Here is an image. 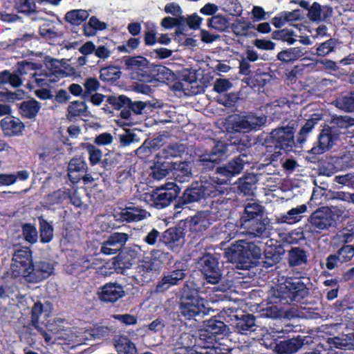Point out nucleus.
Here are the masks:
<instances>
[{"label":"nucleus","instance_id":"obj_32","mask_svg":"<svg viewBox=\"0 0 354 354\" xmlns=\"http://www.w3.org/2000/svg\"><path fill=\"white\" fill-rule=\"evenodd\" d=\"M306 53L304 48L301 47H293L289 48L280 51L277 54V59L284 62L290 63L299 59L303 57Z\"/></svg>","mask_w":354,"mask_h":354},{"label":"nucleus","instance_id":"obj_29","mask_svg":"<svg viewBox=\"0 0 354 354\" xmlns=\"http://www.w3.org/2000/svg\"><path fill=\"white\" fill-rule=\"evenodd\" d=\"M332 15V10L328 6H322L319 3L315 2L309 8L308 17L314 22L324 21Z\"/></svg>","mask_w":354,"mask_h":354},{"label":"nucleus","instance_id":"obj_51","mask_svg":"<svg viewBox=\"0 0 354 354\" xmlns=\"http://www.w3.org/2000/svg\"><path fill=\"white\" fill-rule=\"evenodd\" d=\"M216 181L214 179L209 178V180L202 181V185L200 186L203 192H204V197L206 196H216L220 191L217 185H215Z\"/></svg>","mask_w":354,"mask_h":354},{"label":"nucleus","instance_id":"obj_62","mask_svg":"<svg viewBox=\"0 0 354 354\" xmlns=\"http://www.w3.org/2000/svg\"><path fill=\"white\" fill-rule=\"evenodd\" d=\"M322 119L321 114L315 113L311 115V118L308 120L306 124L301 127L300 131L306 134H308L314 128L315 125Z\"/></svg>","mask_w":354,"mask_h":354},{"label":"nucleus","instance_id":"obj_8","mask_svg":"<svg viewBox=\"0 0 354 354\" xmlns=\"http://www.w3.org/2000/svg\"><path fill=\"white\" fill-rule=\"evenodd\" d=\"M283 297L299 301L308 295L306 284L299 278H288L279 286Z\"/></svg>","mask_w":354,"mask_h":354},{"label":"nucleus","instance_id":"obj_54","mask_svg":"<svg viewBox=\"0 0 354 354\" xmlns=\"http://www.w3.org/2000/svg\"><path fill=\"white\" fill-rule=\"evenodd\" d=\"M85 147L88 154L90 164L93 166L100 163L102 158V151L91 144H86Z\"/></svg>","mask_w":354,"mask_h":354},{"label":"nucleus","instance_id":"obj_5","mask_svg":"<svg viewBox=\"0 0 354 354\" xmlns=\"http://www.w3.org/2000/svg\"><path fill=\"white\" fill-rule=\"evenodd\" d=\"M334 215L330 209L322 207L311 214L308 219L306 229L311 232L319 233L329 228L334 223Z\"/></svg>","mask_w":354,"mask_h":354},{"label":"nucleus","instance_id":"obj_17","mask_svg":"<svg viewBox=\"0 0 354 354\" xmlns=\"http://www.w3.org/2000/svg\"><path fill=\"white\" fill-rule=\"evenodd\" d=\"M232 32L238 37H252L256 35L255 25L244 19H237L230 26Z\"/></svg>","mask_w":354,"mask_h":354},{"label":"nucleus","instance_id":"obj_6","mask_svg":"<svg viewBox=\"0 0 354 354\" xmlns=\"http://www.w3.org/2000/svg\"><path fill=\"white\" fill-rule=\"evenodd\" d=\"M32 253L27 248L17 250L13 254L10 266L11 274L13 277H18L27 274L31 268Z\"/></svg>","mask_w":354,"mask_h":354},{"label":"nucleus","instance_id":"obj_52","mask_svg":"<svg viewBox=\"0 0 354 354\" xmlns=\"http://www.w3.org/2000/svg\"><path fill=\"white\" fill-rule=\"evenodd\" d=\"M209 26L218 31H225L229 26L228 20L223 16L218 15L209 19Z\"/></svg>","mask_w":354,"mask_h":354},{"label":"nucleus","instance_id":"obj_1","mask_svg":"<svg viewBox=\"0 0 354 354\" xmlns=\"http://www.w3.org/2000/svg\"><path fill=\"white\" fill-rule=\"evenodd\" d=\"M261 250L252 242L239 240L225 251L227 261L236 263L239 268L248 270L261 258Z\"/></svg>","mask_w":354,"mask_h":354},{"label":"nucleus","instance_id":"obj_30","mask_svg":"<svg viewBox=\"0 0 354 354\" xmlns=\"http://www.w3.org/2000/svg\"><path fill=\"white\" fill-rule=\"evenodd\" d=\"M114 346L118 354H138L135 344L127 336H115Z\"/></svg>","mask_w":354,"mask_h":354},{"label":"nucleus","instance_id":"obj_56","mask_svg":"<svg viewBox=\"0 0 354 354\" xmlns=\"http://www.w3.org/2000/svg\"><path fill=\"white\" fill-rule=\"evenodd\" d=\"M337 41L335 39H330L322 43L317 48L316 54L318 56H326L333 52L336 48Z\"/></svg>","mask_w":354,"mask_h":354},{"label":"nucleus","instance_id":"obj_25","mask_svg":"<svg viewBox=\"0 0 354 354\" xmlns=\"http://www.w3.org/2000/svg\"><path fill=\"white\" fill-rule=\"evenodd\" d=\"M241 226L246 230V233L254 237L262 236L266 230V226L261 218L255 219L241 220Z\"/></svg>","mask_w":354,"mask_h":354},{"label":"nucleus","instance_id":"obj_14","mask_svg":"<svg viewBox=\"0 0 354 354\" xmlns=\"http://www.w3.org/2000/svg\"><path fill=\"white\" fill-rule=\"evenodd\" d=\"M35 69V64L22 62L18 64V67L14 73L5 71V84H10L13 87H19L22 85L21 76L28 75L29 72Z\"/></svg>","mask_w":354,"mask_h":354},{"label":"nucleus","instance_id":"obj_15","mask_svg":"<svg viewBox=\"0 0 354 354\" xmlns=\"http://www.w3.org/2000/svg\"><path fill=\"white\" fill-rule=\"evenodd\" d=\"M28 75H29L31 78L30 82L28 84L30 89L35 88L33 84H35L37 86L42 87L57 82L56 76L54 73L38 69L36 64L35 69L29 72Z\"/></svg>","mask_w":354,"mask_h":354},{"label":"nucleus","instance_id":"obj_60","mask_svg":"<svg viewBox=\"0 0 354 354\" xmlns=\"http://www.w3.org/2000/svg\"><path fill=\"white\" fill-rule=\"evenodd\" d=\"M334 182L342 186L354 187V172L336 176Z\"/></svg>","mask_w":354,"mask_h":354},{"label":"nucleus","instance_id":"obj_48","mask_svg":"<svg viewBox=\"0 0 354 354\" xmlns=\"http://www.w3.org/2000/svg\"><path fill=\"white\" fill-rule=\"evenodd\" d=\"M335 157H330L322 162L320 166V172L323 175L330 176L340 169L337 163L335 162Z\"/></svg>","mask_w":354,"mask_h":354},{"label":"nucleus","instance_id":"obj_45","mask_svg":"<svg viewBox=\"0 0 354 354\" xmlns=\"http://www.w3.org/2000/svg\"><path fill=\"white\" fill-rule=\"evenodd\" d=\"M100 78L104 81H115L120 77L121 71L120 68L114 66H109L101 68Z\"/></svg>","mask_w":354,"mask_h":354},{"label":"nucleus","instance_id":"obj_40","mask_svg":"<svg viewBox=\"0 0 354 354\" xmlns=\"http://www.w3.org/2000/svg\"><path fill=\"white\" fill-rule=\"evenodd\" d=\"M88 106L84 102L74 101L68 106L67 118L70 120L75 117L84 115H86Z\"/></svg>","mask_w":354,"mask_h":354},{"label":"nucleus","instance_id":"obj_41","mask_svg":"<svg viewBox=\"0 0 354 354\" xmlns=\"http://www.w3.org/2000/svg\"><path fill=\"white\" fill-rule=\"evenodd\" d=\"M333 104L339 109L346 111H354V93L346 95L339 96L333 102Z\"/></svg>","mask_w":354,"mask_h":354},{"label":"nucleus","instance_id":"obj_22","mask_svg":"<svg viewBox=\"0 0 354 354\" xmlns=\"http://www.w3.org/2000/svg\"><path fill=\"white\" fill-rule=\"evenodd\" d=\"M186 274L183 270H176L165 275L161 281L156 286L157 292H164L168 290L171 286L177 285L178 282L183 280Z\"/></svg>","mask_w":354,"mask_h":354},{"label":"nucleus","instance_id":"obj_27","mask_svg":"<svg viewBox=\"0 0 354 354\" xmlns=\"http://www.w3.org/2000/svg\"><path fill=\"white\" fill-rule=\"evenodd\" d=\"M125 64L129 70L137 73L140 77H145L148 72L149 62L142 56L130 57L125 60Z\"/></svg>","mask_w":354,"mask_h":354},{"label":"nucleus","instance_id":"obj_3","mask_svg":"<svg viewBox=\"0 0 354 354\" xmlns=\"http://www.w3.org/2000/svg\"><path fill=\"white\" fill-rule=\"evenodd\" d=\"M267 122V116L258 115L254 113L234 114L227 119L228 129L239 133H249L257 131Z\"/></svg>","mask_w":354,"mask_h":354},{"label":"nucleus","instance_id":"obj_61","mask_svg":"<svg viewBox=\"0 0 354 354\" xmlns=\"http://www.w3.org/2000/svg\"><path fill=\"white\" fill-rule=\"evenodd\" d=\"M121 248L113 243V241L109 238L107 241L102 243L101 247V252L106 255H112L117 253Z\"/></svg>","mask_w":354,"mask_h":354},{"label":"nucleus","instance_id":"obj_4","mask_svg":"<svg viewBox=\"0 0 354 354\" xmlns=\"http://www.w3.org/2000/svg\"><path fill=\"white\" fill-rule=\"evenodd\" d=\"M180 189L174 183L170 182L157 187L151 194L146 195V199L151 205L162 209L168 206L179 194Z\"/></svg>","mask_w":354,"mask_h":354},{"label":"nucleus","instance_id":"obj_50","mask_svg":"<svg viewBox=\"0 0 354 354\" xmlns=\"http://www.w3.org/2000/svg\"><path fill=\"white\" fill-rule=\"evenodd\" d=\"M202 198H204V192L200 186L186 189L183 195V198L187 203L196 202Z\"/></svg>","mask_w":354,"mask_h":354},{"label":"nucleus","instance_id":"obj_42","mask_svg":"<svg viewBox=\"0 0 354 354\" xmlns=\"http://www.w3.org/2000/svg\"><path fill=\"white\" fill-rule=\"evenodd\" d=\"M88 16V12L85 10H73L66 13L65 19L71 24L79 25L86 20Z\"/></svg>","mask_w":354,"mask_h":354},{"label":"nucleus","instance_id":"obj_55","mask_svg":"<svg viewBox=\"0 0 354 354\" xmlns=\"http://www.w3.org/2000/svg\"><path fill=\"white\" fill-rule=\"evenodd\" d=\"M181 154V149L177 145H170L166 146L160 153V158H165L166 160H169L171 158H176L180 156Z\"/></svg>","mask_w":354,"mask_h":354},{"label":"nucleus","instance_id":"obj_35","mask_svg":"<svg viewBox=\"0 0 354 354\" xmlns=\"http://www.w3.org/2000/svg\"><path fill=\"white\" fill-rule=\"evenodd\" d=\"M40 109V103L34 99L24 101L19 105L21 114L29 119L35 118Z\"/></svg>","mask_w":354,"mask_h":354},{"label":"nucleus","instance_id":"obj_47","mask_svg":"<svg viewBox=\"0 0 354 354\" xmlns=\"http://www.w3.org/2000/svg\"><path fill=\"white\" fill-rule=\"evenodd\" d=\"M296 36L293 30L286 28L275 31L273 33V38L274 39L287 42L289 45H292L296 41Z\"/></svg>","mask_w":354,"mask_h":354},{"label":"nucleus","instance_id":"obj_49","mask_svg":"<svg viewBox=\"0 0 354 354\" xmlns=\"http://www.w3.org/2000/svg\"><path fill=\"white\" fill-rule=\"evenodd\" d=\"M40 237L42 243L50 242L53 237V229L52 226L44 219L39 218Z\"/></svg>","mask_w":354,"mask_h":354},{"label":"nucleus","instance_id":"obj_46","mask_svg":"<svg viewBox=\"0 0 354 354\" xmlns=\"http://www.w3.org/2000/svg\"><path fill=\"white\" fill-rule=\"evenodd\" d=\"M205 328L207 330V333L216 337V335L225 333L226 325L223 322L211 319L205 322Z\"/></svg>","mask_w":354,"mask_h":354},{"label":"nucleus","instance_id":"obj_59","mask_svg":"<svg viewBox=\"0 0 354 354\" xmlns=\"http://www.w3.org/2000/svg\"><path fill=\"white\" fill-rule=\"evenodd\" d=\"M32 312V317H31V322L32 325L37 328L39 331L41 332L44 340L46 342H50L52 340V337L50 334L46 333L45 330L40 328L38 326L39 324V316L41 315L44 311H31Z\"/></svg>","mask_w":354,"mask_h":354},{"label":"nucleus","instance_id":"obj_26","mask_svg":"<svg viewBox=\"0 0 354 354\" xmlns=\"http://www.w3.org/2000/svg\"><path fill=\"white\" fill-rule=\"evenodd\" d=\"M161 241L173 251L177 250L183 244L181 232L176 228H169L164 232Z\"/></svg>","mask_w":354,"mask_h":354},{"label":"nucleus","instance_id":"obj_13","mask_svg":"<svg viewBox=\"0 0 354 354\" xmlns=\"http://www.w3.org/2000/svg\"><path fill=\"white\" fill-rule=\"evenodd\" d=\"M307 336L298 335L277 343L274 347V351L277 354H294L302 348L304 345L309 344L311 340Z\"/></svg>","mask_w":354,"mask_h":354},{"label":"nucleus","instance_id":"obj_10","mask_svg":"<svg viewBox=\"0 0 354 354\" xmlns=\"http://www.w3.org/2000/svg\"><path fill=\"white\" fill-rule=\"evenodd\" d=\"M53 265L47 261H39L32 264L29 272L24 275L26 281L36 283L49 277L53 272Z\"/></svg>","mask_w":354,"mask_h":354},{"label":"nucleus","instance_id":"obj_20","mask_svg":"<svg viewBox=\"0 0 354 354\" xmlns=\"http://www.w3.org/2000/svg\"><path fill=\"white\" fill-rule=\"evenodd\" d=\"M206 302L196 293L189 294L184 292L180 299V307L183 310H211L212 308L205 306Z\"/></svg>","mask_w":354,"mask_h":354},{"label":"nucleus","instance_id":"obj_7","mask_svg":"<svg viewBox=\"0 0 354 354\" xmlns=\"http://www.w3.org/2000/svg\"><path fill=\"white\" fill-rule=\"evenodd\" d=\"M270 136L277 148L291 151L295 147L294 129L291 126L281 127L273 129Z\"/></svg>","mask_w":354,"mask_h":354},{"label":"nucleus","instance_id":"obj_21","mask_svg":"<svg viewBox=\"0 0 354 354\" xmlns=\"http://www.w3.org/2000/svg\"><path fill=\"white\" fill-rule=\"evenodd\" d=\"M124 295L123 288L117 283H109L104 285L100 295L102 301L115 302Z\"/></svg>","mask_w":354,"mask_h":354},{"label":"nucleus","instance_id":"obj_19","mask_svg":"<svg viewBox=\"0 0 354 354\" xmlns=\"http://www.w3.org/2000/svg\"><path fill=\"white\" fill-rule=\"evenodd\" d=\"M234 319V327L236 330L247 335L248 333L254 332L258 327L255 323V317L251 314L236 315Z\"/></svg>","mask_w":354,"mask_h":354},{"label":"nucleus","instance_id":"obj_44","mask_svg":"<svg viewBox=\"0 0 354 354\" xmlns=\"http://www.w3.org/2000/svg\"><path fill=\"white\" fill-rule=\"evenodd\" d=\"M192 227L194 230L202 231L209 225L208 214L199 212L191 219Z\"/></svg>","mask_w":354,"mask_h":354},{"label":"nucleus","instance_id":"obj_39","mask_svg":"<svg viewBox=\"0 0 354 354\" xmlns=\"http://www.w3.org/2000/svg\"><path fill=\"white\" fill-rule=\"evenodd\" d=\"M335 162L337 163L340 171L353 167L354 149L344 152L339 156L335 157Z\"/></svg>","mask_w":354,"mask_h":354},{"label":"nucleus","instance_id":"obj_28","mask_svg":"<svg viewBox=\"0 0 354 354\" xmlns=\"http://www.w3.org/2000/svg\"><path fill=\"white\" fill-rule=\"evenodd\" d=\"M307 211V206L304 204L293 207L287 213L277 217L275 221L278 224L288 223L293 224L299 221L302 217L301 214Z\"/></svg>","mask_w":354,"mask_h":354},{"label":"nucleus","instance_id":"obj_38","mask_svg":"<svg viewBox=\"0 0 354 354\" xmlns=\"http://www.w3.org/2000/svg\"><path fill=\"white\" fill-rule=\"evenodd\" d=\"M257 182V178L256 176L249 174L244 178L239 179L238 189L245 195H252Z\"/></svg>","mask_w":354,"mask_h":354},{"label":"nucleus","instance_id":"obj_36","mask_svg":"<svg viewBox=\"0 0 354 354\" xmlns=\"http://www.w3.org/2000/svg\"><path fill=\"white\" fill-rule=\"evenodd\" d=\"M288 263L290 266H299L306 264L308 257L304 250L300 248H292L288 254Z\"/></svg>","mask_w":354,"mask_h":354},{"label":"nucleus","instance_id":"obj_23","mask_svg":"<svg viewBox=\"0 0 354 354\" xmlns=\"http://www.w3.org/2000/svg\"><path fill=\"white\" fill-rule=\"evenodd\" d=\"M88 169L87 164L83 156H75L69 162L68 166V176L73 183H78L81 176L76 173Z\"/></svg>","mask_w":354,"mask_h":354},{"label":"nucleus","instance_id":"obj_16","mask_svg":"<svg viewBox=\"0 0 354 354\" xmlns=\"http://www.w3.org/2000/svg\"><path fill=\"white\" fill-rule=\"evenodd\" d=\"M0 127L5 136L12 137L18 136L22 132L24 124L17 118L7 116L1 120Z\"/></svg>","mask_w":354,"mask_h":354},{"label":"nucleus","instance_id":"obj_2","mask_svg":"<svg viewBox=\"0 0 354 354\" xmlns=\"http://www.w3.org/2000/svg\"><path fill=\"white\" fill-rule=\"evenodd\" d=\"M171 259L168 252L153 250L151 252V257L140 261L136 267L133 278L138 283L149 282L153 277L155 272L159 271L162 266Z\"/></svg>","mask_w":354,"mask_h":354},{"label":"nucleus","instance_id":"obj_63","mask_svg":"<svg viewBox=\"0 0 354 354\" xmlns=\"http://www.w3.org/2000/svg\"><path fill=\"white\" fill-rule=\"evenodd\" d=\"M232 87V84L227 79H217L214 84V91L221 93L227 91Z\"/></svg>","mask_w":354,"mask_h":354},{"label":"nucleus","instance_id":"obj_53","mask_svg":"<svg viewBox=\"0 0 354 354\" xmlns=\"http://www.w3.org/2000/svg\"><path fill=\"white\" fill-rule=\"evenodd\" d=\"M15 7L19 12L26 15H30L36 10L35 0H17Z\"/></svg>","mask_w":354,"mask_h":354},{"label":"nucleus","instance_id":"obj_64","mask_svg":"<svg viewBox=\"0 0 354 354\" xmlns=\"http://www.w3.org/2000/svg\"><path fill=\"white\" fill-rule=\"evenodd\" d=\"M338 256L343 262L351 260L354 256V247L349 245L342 247L338 252Z\"/></svg>","mask_w":354,"mask_h":354},{"label":"nucleus","instance_id":"obj_58","mask_svg":"<svg viewBox=\"0 0 354 354\" xmlns=\"http://www.w3.org/2000/svg\"><path fill=\"white\" fill-rule=\"evenodd\" d=\"M214 342H216V337L207 333L206 328L201 329L199 333V337L198 339V344L201 346L209 348L213 346Z\"/></svg>","mask_w":354,"mask_h":354},{"label":"nucleus","instance_id":"obj_34","mask_svg":"<svg viewBox=\"0 0 354 354\" xmlns=\"http://www.w3.org/2000/svg\"><path fill=\"white\" fill-rule=\"evenodd\" d=\"M108 28L106 23L101 21L96 17H91L88 21L84 25L83 32L87 37H94L98 31H102Z\"/></svg>","mask_w":354,"mask_h":354},{"label":"nucleus","instance_id":"obj_11","mask_svg":"<svg viewBox=\"0 0 354 354\" xmlns=\"http://www.w3.org/2000/svg\"><path fill=\"white\" fill-rule=\"evenodd\" d=\"M201 272L207 281L212 284L217 283L221 277V271L217 260L211 255L203 257L199 261Z\"/></svg>","mask_w":354,"mask_h":354},{"label":"nucleus","instance_id":"obj_31","mask_svg":"<svg viewBox=\"0 0 354 354\" xmlns=\"http://www.w3.org/2000/svg\"><path fill=\"white\" fill-rule=\"evenodd\" d=\"M354 127V119L348 116H335L330 120V128H334L341 135L344 137L346 132L349 131L348 128Z\"/></svg>","mask_w":354,"mask_h":354},{"label":"nucleus","instance_id":"obj_57","mask_svg":"<svg viewBox=\"0 0 354 354\" xmlns=\"http://www.w3.org/2000/svg\"><path fill=\"white\" fill-rule=\"evenodd\" d=\"M22 232L24 239L30 243H35L38 239V234L36 228L30 224H24L22 225Z\"/></svg>","mask_w":354,"mask_h":354},{"label":"nucleus","instance_id":"obj_9","mask_svg":"<svg viewBox=\"0 0 354 354\" xmlns=\"http://www.w3.org/2000/svg\"><path fill=\"white\" fill-rule=\"evenodd\" d=\"M342 140L340 133L335 129L329 127L324 128L319 135L317 145L313 147L310 153L315 155L322 154L330 149L337 140Z\"/></svg>","mask_w":354,"mask_h":354},{"label":"nucleus","instance_id":"obj_37","mask_svg":"<svg viewBox=\"0 0 354 354\" xmlns=\"http://www.w3.org/2000/svg\"><path fill=\"white\" fill-rule=\"evenodd\" d=\"M173 161L164 160L160 159L155 163L153 168V176L157 180H161L166 177L170 171H172Z\"/></svg>","mask_w":354,"mask_h":354},{"label":"nucleus","instance_id":"obj_24","mask_svg":"<svg viewBox=\"0 0 354 354\" xmlns=\"http://www.w3.org/2000/svg\"><path fill=\"white\" fill-rule=\"evenodd\" d=\"M149 215V213L144 209L136 206H129L120 212L119 219L127 222H137L146 218Z\"/></svg>","mask_w":354,"mask_h":354},{"label":"nucleus","instance_id":"obj_33","mask_svg":"<svg viewBox=\"0 0 354 354\" xmlns=\"http://www.w3.org/2000/svg\"><path fill=\"white\" fill-rule=\"evenodd\" d=\"M172 170L176 180L180 183L188 182L192 176L190 163L187 162H181L179 163L173 162Z\"/></svg>","mask_w":354,"mask_h":354},{"label":"nucleus","instance_id":"obj_12","mask_svg":"<svg viewBox=\"0 0 354 354\" xmlns=\"http://www.w3.org/2000/svg\"><path fill=\"white\" fill-rule=\"evenodd\" d=\"M248 156L245 154H241L232 159L226 165L218 167L216 173L221 176L230 179L240 174L243 170L245 165L248 163Z\"/></svg>","mask_w":354,"mask_h":354},{"label":"nucleus","instance_id":"obj_43","mask_svg":"<svg viewBox=\"0 0 354 354\" xmlns=\"http://www.w3.org/2000/svg\"><path fill=\"white\" fill-rule=\"evenodd\" d=\"M262 212V207L258 203H248L245 207L244 216L241 217V220L260 218Z\"/></svg>","mask_w":354,"mask_h":354},{"label":"nucleus","instance_id":"obj_18","mask_svg":"<svg viewBox=\"0 0 354 354\" xmlns=\"http://www.w3.org/2000/svg\"><path fill=\"white\" fill-rule=\"evenodd\" d=\"M226 151L227 149L224 144H218L209 153L201 155L198 161L203 167L212 169L216 163H218L221 160V156L225 154Z\"/></svg>","mask_w":354,"mask_h":354}]
</instances>
